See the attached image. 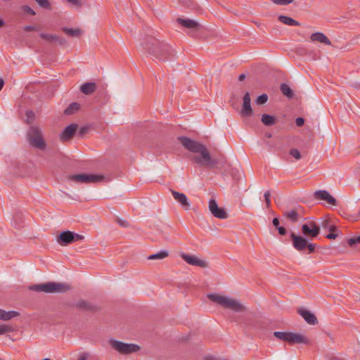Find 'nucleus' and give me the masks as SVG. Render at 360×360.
Listing matches in <instances>:
<instances>
[{
    "instance_id": "obj_1",
    "label": "nucleus",
    "mask_w": 360,
    "mask_h": 360,
    "mask_svg": "<svg viewBox=\"0 0 360 360\" xmlns=\"http://www.w3.org/2000/svg\"><path fill=\"white\" fill-rule=\"evenodd\" d=\"M178 139L184 149L192 154L190 159L193 163L209 169L216 167L218 161L212 156L205 144L189 136H179Z\"/></svg>"
},
{
    "instance_id": "obj_2",
    "label": "nucleus",
    "mask_w": 360,
    "mask_h": 360,
    "mask_svg": "<svg viewBox=\"0 0 360 360\" xmlns=\"http://www.w3.org/2000/svg\"><path fill=\"white\" fill-rule=\"evenodd\" d=\"M143 48L153 58L160 61L171 60L176 55L175 51L170 45L152 36H148L144 39Z\"/></svg>"
},
{
    "instance_id": "obj_3",
    "label": "nucleus",
    "mask_w": 360,
    "mask_h": 360,
    "mask_svg": "<svg viewBox=\"0 0 360 360\" xmlns=\"http://www.w3.org/2000/svg\"><path fill=\"white\" fill-rule=\"evenodd\" d=\"M147 133L155 134H180L185 135L187 134H194L195 132L181 126H169L158 123L147 122L145 124Z\"/></svg>"
},
{
    "instance_id": "obj_4",
    "label": "nucleus",
    "mask_w": 360,
    "mask_h": 360,
    "mask_svg": "<svg viewBox=\"0 0 360 360\" xmlns=\"http://www.w3.org/2000/svg\"><path fill=\"white\" fill-rule=\"evenodd\" d=\"M207 297L213 302L220 305L226 309H230L235 312L245 311L246 308L238 300L220 295L216 293H210Z\"/></svg>"
},
{
    "instance_id": "obj_5",
    "label": "nucleus",
    "mask_w": 360,
    "mask_h": 360,
    "mask_svg": "<svg viewBox=\"0 0 360 360\" xmlns=\"http://www.w3.org/2000/svg\"><path fill=\"white\" fill-rule=\"evenodd\" d=\"M30 290L36 292H44L46 293L65 292L70 290V286L67 283L46 282L35 284L30 286Z\"/></svg>"
},
{
    "instance_id": "obj_6",
    "label": "nucleus",
    "mask_w": 360,
    "mask_h": 360,
    "mask_svg": "<svg viewBox=\"0 0 360 360\" xmlns=\"http://www.w3.org/2000/svg\"><path fill=\"white\" fill-rule=\"evenodd\" d=\"M274 335L279 340L287 342L290 345L309 343L308 339L303 335L292 332L276 331Z\"/></svg>"
},
{
    "instance_id": "obj_7",
    "label": "nucleus",
    "mask_w": 360,
    "mask_h": 360,
    "mask_svg": "<svg viewBox=\"0 0 360 360\" xmlns=\"http://www.w3.org/2000/svg\"><path fill=\"white\" fill-rule=\"evenodd\" d=\"M84 238V236L75 233L70 231H65L60 233L57 237V242L63 246H66L75 242L82 240Z\"/></svg>"
},
{
    "instance_id": "obj_8",
    "label": "nucleus",
    "mask_w": 360,
    "mask_h": 360,
    "mask_svg": "<svg viewBox=\"0 0 360 360\" xmlns=\"http://www.w3.org/2000/svg\"><path fill=\"white\" fill-rule=\"evenodd\" d=\"M69 179L72 181L79 183H93L96 184L104 179V176L101 174H79L71 175Z\"/></svg>"
},
{
    "instance_id": "obj_9",
    "label": "nucleus",
    "mask_w": 360,
    "mask_h": 360,
    "mask_svg": "<svg viewBox=\"0 0 360 360\" xmlns=\"http://www.w3.org/2000/svg\"><path fill=\"white\" fill-rule=\"evenodd\" d=\"M112 347L122 354H131L139 350L140 347L139 345L132 343H124L120 341L112 340L111 341Z\"/></svg>"
},
{
    "instance_id": "obj_10",
    "label": "nucleus",
    "mask_w": 360,
    "mask_h": 360,
    "mask_svg": "<svg viewBox=\"0 0 360 360\" xmlns=\"http://www.w3.org/2000/svg\"><path fill=\"white\" fill-rule=\"evenodd\" d=\"M301 229L303 235L310 239L316 238L320 233L319 226L313 221L302 224Z\"/></svg>"
},
{
    "instance_id": "obj_11",
    "label": "nucleus",
    "mask_w": 360,
    "mask_h": 360,
    "mask_svg": "<svg viewBox=\"0 0 360 360\" xmlns=\"http://www.w3.org/2000/svg\"><path fill=\"white\" fill-rule=\"evenodd\" d=\"M250 103V95L248 92H246L243 98V105L240 112L242 117H250L252 115L253 111Z\"/></svg>"
},
{
    "instance_id": "obj_12",
    "label": "nucleus",
    "mask_w": 360,
    "mask_h": 360,
    "mask_svg": "<svg viewBox=\"0 0 360 360\" xmlns=\"http://www.w3.org/2000/svg\"><path fill=\"white\" fill-rule=\"evenodd\" d=\"M101 127L100 124L96 123H91L82 126L79 129V135H85L86 134H100L103 133L101 131Z\"/></svg>"
},
{
    "instance_id": "obj_13",
    "label": "nucleus",
    "mask_w": 360,
    "mask_h": 360,
    "mask_svg": "<svg viewBox=\"0 0 360 360\" xmlns=\"http://www.w3.org/2000/svg\"><path fill=\"white\" fill-rule=\"evenodd\" d=\"M290 238L292 239L294 248L298 251H302L307 248V240L300 236H297L294 233H291Z\"/></svg>"
},
{
    "instance_id": "obj_14",
    "label": "nucleus",
    "mask_w": 360,
    "mask_h": 360,
    "mask_svg": "<svg viewBox=\"0 0 360 360\" xmlns=\"http://www.w3.org/2000/svg\"><path fill=\"white\" fill-rule=\"evenodd\" d=\"M171 193L174 198L186 210H189L191 203L187 196L183 193L174 190H171Z\"/></svg>"
},
{
    "instance_id": "obj_15",
    "label": "nucleus",
    "mask_w": 360,
    "mask_h": 360,
    "mask_svg": "<svg viewBox=\"0 0 360 360\" xmlns=\"http://www.w3.org/2000/svg\"><path fill=\"white\" fill-rule=\"evenodd\" d=\"M314 198L319 200H323L326 201L328 204L332 205H337L336 199L333 197L327 191L319 190L314 193Z\"/></svg>"
},
{
    "instance_id": "obj_16",
    "label": "nucleus",
    "mask_w": 360,
    "mask_h": 360,
    "mask_svg": "<svg viewBox=\"0 0 360 360\" xmlns=\"http://www.w3.org/2000/svg\"><path fill=\"white\" fill-rule=\"evenodd\" d=\"M182 258L184 261H186L188 264L200 267H207V262L205 260L199 259L196 256L190 255L187 254H184L182 255Z\"/></svg>"
},
{
    "instance_id": "obj_17",
    "label": "nucleus",
    "mask_w": 360,
    "mask_h": 360,
    "mask_svg": "<svg viewBox=\"0 0 360 360\" xmlns=\"http://www.w3.org/2000/svg\"><path fill=\"white\" fill-rule=\"evenodd\" d=\"M177 22L182 26L190 29L192 32L199 31L202 28V25L193 20L179 18Z\"/></svg>"
},
{
    "instance_id": "obj_18",
    "label": "nucleus",
    "mask_w": 360,
    "mask_h": 360,
    "mask_svg": "<svg viewBox=\"0 0 360 360\" xmlns=\"http://www.w3.org/2000/svg\"><path fill=\"white\" fill-rule=\"evenodd\" d=\"M72 306L82 311H95L97 310L95 305L83 300L77 301Z\"/></svg>"
},
{
    "instance_id": "obj_19",
    "label": "nucleus",
    "mask_w": 360,
    "mask_h": 360,
    "mask_svg": "<svg viewBox=\"0 0 360 360\" xmlns=\"http://www.w3.org/2000/svg\"><path fill=\"white\" fill-rule=\"evenodd\" d=\"M299 314L304 319V321L311 325H315L318 323V320L314 314L304 309L298 310Z\"/></svg>"
},
{
    "instance_id": "obj_20",
    "label": "nucleus",
    "mask_w": 360,
    "mask_h": 360,
    "mask_svg": "<svg viewBox=\"0 0 360 360\" xmlns=\"http://www.w3.org/2000/svg\"><path fill=\"white\" fill-rule=\"evenodd\" d=\"M310 41L312 42H319L325 45H331L329 38L322 32H315L311 34Z\"/></svg>"
},
{
    "instance_id": "obj_21",
    "label": "nucleus",
    "mask_w": 360,
    "mask_h": 360,
    "mask_svg": "<svg viewBox=\"0 0 360 360\" xmlns=\"http://www.w3.org/2000/svg\"><path fill=\"white\" fill-rule=\"evenodd\" d=\"M39 37L49 41V42H57L58 44L60 45L65 44L66 41L64 38L60 37L56 34H40Z\"/></svg>"
},
{
    "instance_id": "obj_22",
    "label": "nucleus",
    "mask_w": 360,
    "mask_h": 360,
    "mask_svg": "<svg viewBox=\"0 0 360 360\" xmlns=\"http://www.w3.org/2000/svg\"><path fill=\"white\" fill-rule=\"evenodd\" d=\"M28 142L30 144L33 146L39 148L44 149L45 148L46 143L44 140L43 139V136H28Z\"/></svg>"
},
{
    "instance_id": "obj_23",
    "label": "nucleus",
    "mask_w": 360,
    "mask_h": 360,
    "mask_svg": "<svg viewBox=\"0 0 360 360\" xmlns=\"http://www.w3.org/2000/svg\"><path fill=\"white\" fill-rule=\"evenodd\" d=\"M96 84L94 82H86L80 86V91L85 95H91L96 90Z\"/></svg>"
},
{
    "instance_id": "obj_24",
    "label": "nucleus",
    "mask_w": 360,
    "mask_h": 360,
    "mask_svg": "<svg viewBox=\"0 0 360 360\" xmlns=\"http://www.w3.org/2000/svg\"><path fill=\"white\" fill-rule=\"evenodd\" d=\"M19 316V313L15 311H4L0 309V320L8 321Z\"/></svg>"
},
{
    "instance_id": "obj_25",
    "label": "nucleus",
    "mask_w": 360,
    "mask_h": 360,
    "mask_svg": "<svg viewBox=\"0 0 360 360\" xmlns=\"http://www.w3.org/2000/svg\"><path fill=\"white\" fill-rule=\"evenodd\" d=\"M278 20L283 24L290 25V26H300V23L298 21L294 20L293 18H292L290 17L286 16V15H279Z\"/></svg>"
},
{
    "instance_id": "obj_26",
    "label": "nucleus",
    "mask_w": 360,
    "mask_h": 360,
    "mask_svg": "<svg viewBox=\"0 0 360 360\" xmlns=\"http://www.w3.org/2000/svg\"><path fill=\"white\" fill-rule=\"evenodd\" d=\"M261 121L265 126H272L276 123V117L267 114L262 115Z\"/></svg>"
},
{
    "instance_id": "obj_27",
    "label": "nucleus",
    "mask_w": 360,
    "mask_h": 360,
    "mask_svg": "<svg viewBox=\"0 0 360 360\" xmlns=\"http://www.w3.org/2000/svg\"><path fill=\"white\" fill-rule=\"evenodd\" d=\"M63 31L67 35L72 37H78L82 34V31L79 28L72 29V28L64 27V28H63Z\"/></svg>"
},
{
    "instance_id": "obj_28",
    "label": "nucleus",
    "mask_w": 360,
    "mask_h": 360,
    "mask_svg": "<svg viewBox=\"0 0 360 360\" xmlns=\"http://www.w3.org/2000/svg\"><path fill=\"white\" fill-rule=\"evenodd\" d=\"M77 129L78 125L77 124H70L64 129L60 135H75Z\"/></svg>"
},
{
    "instance_id": "obj_29",
    "label": "nucleus",
    "mask_w": 360,
    "mask_h": 360,
    "mask_svg": "<svg viewBox=\"0 0 360 360\" xmlns=\"http://www.w3.org/2000/svg\"><path fill=\"white\" fill-rule=\"evenodd\" d=\"M283 216L290 220L292 222H296L299 219V214L296 210L286 211L284 212Z\"/></svg>"
},
{
    "instance_id": "obj_30",
    "label": "nucleus",
    "mask_w": 360,
    "mask_h": 360,
    "mask_svg": "<svg viewBox=\"0 0 360 360\" xmlns=\"http://www.w3.org/2000/svg\"><path fill=\"white\" fill-rule=\"evenodd\" d=\"M80 108V105L77 103H72L69 105V106L65 110L64 113L67 115H72Z\"/></svg>"
},
{
    "instance_id": "obj_31",
    "label": "nucleus",
    "mask_w": 360,
    "mask_h": 360,
    "mask_svg": "<svg viewBox=\"0 0 360 360\" xmlns=\"http://www.w3.org/2000/svg\"><path fill=\"white\" fill-rule=\"evenodd\" d=\"M281 91L282 94L288 98H291L293 96V91L290 87L286 84H281L280 86Z\"/></svg>"
},
{
    "instance_id": "obj_32",
    "label": "nucleus",
    "mask_w": 360,
    "mask_h": 360,
    "mask_svg": "<svg viewBox=\"0 0 360 360\" xmlns=\"http://www.w3.org/2000/svg\"><path fill=\"white\" fill-rule=\"evenodd\" d=\"M169 255V252L167 250H161L160 252L150 255L148 257V259H163Z\"/></svg>"
},
{
    "instance_id": "obj_33",
    "label": "nucleus",
    "mask_w": 360,
    "mask_h": 360,
    "mask_svg": "<svg viewBox=\"0 0 360 360\" xmlns=\"http://www.w3.org/2000/svg\"><path fill=\"white\" fill-rule=\"evenodd\" d=\"M214 217L219 219H226L228 217V214L224 209L221 207H217L216 212H214L212 214Z\"/></svg>"
},
{
    "instance_id": "obj_34",
    "label": "nucleus",
    "mask_w": 360,
    "mask_h": 360,
    "mask_svg": "<svg viewBox=\"0 0 360 360\" xmlns=\"http://www.w3.org/2000/svg\"><path fill=\"white\" fill-rule=\"evenodd\" d=\"M209 210L212 214L214 213V212H216L217 208L218 207V204L217 201L214 198H211L209 200Z\"/></svg>"
},
{
    "instance_id": "obj_35",
    "label": "nucleus",
    "mask_w": 360,
    "mask_h": 360,
    "mask_svg": "<svg viewBox=\"0 0 360 360\" xmlns=\"http://www.w3.org/2000/svg\"><path fill=\"white\" fill-rule=\"evenodd\" d=\"M347 244L352 248L355 247L356 245H360V236L348 239Z\"/></svg>"
},
{
    "instance_id": "obj_36",
    "label": "nucleus",
    "mask_w": 360,
    "mask_h": 360,
    "mask_svg": "<svg viewBox=\"0 0 360 360\" xmlns=\"http://www.w3.org/2000/svg\"><path fill=\"white\" fill-rule=\"evenodd\" d=\"M267 100H268L267 94H263L257 98L255 102L257 105H263L267 101Z\"/></svg>"
},
{
    "instance_id": "obj_37",
    "label": "nucleus",
    "mask_w": 360,
    "mask_h": 360,
    "mask_svg": "<svg viewBox=\"0 0 360 360\" xmlns=\"http://www.w3.org/2000/svg\"><path fill=\"white\" fill-rule=\"evenodd\" d=\"M38 5L43 8H51V4L49 1V0H34Z\"/></svg>"
},
{
    "instance_id": "obj_38",
    "label": "nucleus",
    "mask_w": 360,
    "mask_h": 360,
    "mask_svg": "<svg viewBox=\"0 0 360 360\" xmlns=\"http://www.w3.org/2000/svg\"><path fill=\"white\" fill-rule=\"evenodd\" d=\"M295 53L300 56L307 55L308 50L303 46H298L295 48Z\"/></svg>"
},
{
    "instance_id": "obj_39",
    "label": "nucleus",
    "mask_w": 360,
    "mask_h": 360,
    "mask_svg": "<svg viewBox=\"0 0 360 360\" xmlns=\"http://www.w3.org/2000/svg\"><path fill=\"white\" fill-rule=\"evenodd\" d=\"M41 134H42L41 130L38 127L33 126L31 127L30 131L27 135L38 136V135H41Z\"/></svg>"
},
{
    "instance_id": "obj_40",
    "label": "nucleus",
    "mask_w": 360,
    "mask_h": 360,
    "mask_svg": "<svg viewBox=\"0 0 360 360\" xmlns=\"http://www.w3.org/2000/svg\"><path fill=\"white\" fill-rule=\"evenodd\" d=\"M21 9L22 11L29 15H34L36 14L35 11L29 6L23 5L22 6Z\"/></svg>"
},
{
    "instance_id": "obj_41",
    "label": "nucleus",
    "mask_w": 360,
    "mask_h": 360,
    "mask_svg": "<svg viewBox=\"0 0 360 360\" xmlns=\"http://www.w3.org/2000/svg\"><path fill=\"white\" fill-rule=\"evenodd\" d=\"M264 200L266 202V205L267 208H269L271 206V193L269 191H266L264 194Z\"/></svg>"
},
{
    "instance_id": "obj_42",
    "label": "nucleus",
    "mask_w": 360,
    "mask_h": 360,
    "mask_svg": "<svg viewBox=\"0 0 360 360\" xmlns=\"http://www.w3.org/2000/svg\"><path fill=\"white\" fill-rule=\"evenodd\" d=\"M290 155L295 158L296 160H300L301 158V154L300 151L296 148H292L289 152Z\"/></svg>"
},
{
    "instance_id": "obj_43",
    "label": "nucleus",
    "mask_w": 360,
    "mask_h": 360,
    "mask_svg": "<svg viewBox=\"0 0 360 360\" xmlns=\"http://www.w3.org/2000/svg\"><path fill=\"white\" fill-rule=\"evenodd\" d=\"M275 4L285 6L292 2V0H271Z\"/></svg>"
},
{
    "instance_id": "obj_44",
    "label": "nucleus",
    "mask_w": 360,
    "mask_h": 360,
    "mask_svg": "<svg viewBox=\"0 0 360 360\" xmlns=\"http://www.w3.org/2000/svg\"><path fill=\"white\" fill-rule=\"evenodd\" d=\"M85 0H67V1L72 5L81 7L84 4Z\"/></svg>"
},
{
    "instance_id": "obj_45",
    "label": "nucleus",
    "mask_w": 360,
    "mask_h": 360,
    "mask_svg": "<svg viewBox=\"0 0 360 360\" xmlns=\"http://www.w3.org/2000/svg\"><path fill=\"white\" fill-rule=\"evenodd\" d=\"M323 227L328 228L331 231L333 232L336 230V226L334 225H329V221L328 220H325L323 223Z\"/></svg>"
},
{
    "instance_id": "obj_46",
    "label": "nucleus",
    "mask_w": 360,
    "mask_h": 360,
    "mask_svg": "<svg viewBox=\"0 0 360 360\" xmlns=\"http://www.w3.org/2000/svg\"><path fill=\"white\" fill-rule=\"evenodd\" d=\"M27 121L32 122L34 119V113L32 111H27L26 112Z\"/></svg>"
},
{
    "instance_id": "obj_47",
    "label": "nucleus",
    "mask_w": 360,
    "mask_h": 360,
    "mask_svg": "<svg viewBox=\"0 0 360 360\" xmlns=\"http://www.w3.org/2000/svg\"><path fill=\"white\" fill-rule=\"evenodd\" d=\"M10 331V328L7 326L0 324V335H4Z\"/></svg>"
},
{
    "instance_id": "obj_48",
    "label": "nucleus",
    "mask_w": 360,
    "mask_h": 360,
    "mask_svg": "<svg viewBox=\"0 0 360 360\" xmlns=\"http://www.w3.org/2000/svg\"><path fill=\"white\" fill-rule=\"evenodd\" d=\"M23 30L25 31V32H31V31H36V30H38V28L35 26H32V25H25L24 27H23Z\"/></svg>"
},
{
    "instance_id": "obj_49",
    "label": "nucleus",
    "mask_w": 360,
    "mask_h": 360,
    "mask_svg": "<svg viewBox=\"0 0 360 360\" xmlns=\"http://www.w3.org/2000/svg\"><path fill=\"white\" fill-rule=\"evenodd\" d=\"M307 248L309 250V253H313V252H315L316 244H314V243H307Z\"/></svg>"
},
{
    "instance_id": "obj_50",
    "label": "nucleus",
    "mask_w": 360,
    "mask_h": 360,
    "mask_svg": "<svg viewBox=\"0 0 360 360\" xmlns=\"http://www.w3.org/2000/svg\"><path fill=\"white\" fill-rule=\"evenodd\" d=\"M295 124L297 127H302L304 124V120L302 117H297L295 120Z\"/></svg>"
},
{
    "instance_id": "obj_51",
    "label": "nucleus",
    "mask_w": 360,
    "mask_h": 360,
    "mask_svg": "<svg viewBox=\"0 0 360 360\" xmlns=\"http://www.w3.org/2000/svg\"><path fill=\"white\" fill-rule=\"evenodd\" d=\"M89 357V354L88 352H83L80 354L77 360H87Z\"/></svg>"
},
{
    "instance_id": "obj_52",
    "label": "nucleus",
    "mask_w": 360,
    "mask_h": 360,
    "mask_svg": "<svg viewBox=\"0 0 360 360\" xmlns=\"http://www.w3.org/2000/svg\"><path fill=\"white\" fill-rule=\"evenodd\" d=\"M277 229L278 231L279 234L281 236H284L287 233L285 228L283 226H278V227H277Z\"/></svg>"
},
{
    "instance_id": "obj_53",
    "label": "nucleus",
    "mask_w": 360,
    "mask_h": 360,
    "mask_svg": "<svg viewBox=\"0 0 360 360\" xmlns=\"http://www.w3.org/2000/svg\"><path fill=\"white\" fill-rule=\"evenodd\" d=\"M117 222L123 227H127L129 226V223L126 220L117 219Z\"/></svg>"
},
{
    "instance_id": "obj_54",
    "label": "nucleus",
    "mask_w": 360,
    "mask_h": 360,
    "mask_svg": "<svg viewBox=\"0 0 360 360\" xmlns=\"http://www.w3.org/2000/svg\"><path fill=\"white\" fill-rule=\"evenodd\" d=\"M72 136H60V141H61L63 143H65V142H67V141H69L71 139V138H72Z\"/></svg>"
},
{
    "instance_id": "obj_55",
    "label": "nucleus",
    "mask_w": 360,
    "mask_h": 360,
    "mask_svg": "<svg viewBox=\"0 0 360 360\" xmlns=\"http://www.w3.org/2000/svg\"><path fill=\"white\" fill-rule=\"evenodd\" d=\"M272 223H273V225H274L275 227H276V228H277V227H278V226H279V223H280V222H279V219H278V218H276V217L274 218V219H273V221H272Z\"/></svg>"
},
{
    "instance_id": "obj_56",
    "label": "nucleus",
    "mask_w": 360,
    "mask_h": 360,
    "mask_svg": "<svg viewBox=\"0 0 360 360\" xmlns=\"http://www.w3.org/2000/svg\"><path fill=\"white\" fill-rule=\"evenodd\" d=\"M338 236V234H335L334 233H330L326 236L327 238L329 239H335Z\"/></svg>"
},
{
    "instance_id": "obj_57",
    "label": "nucleus",
    "mask_w": 360,
    "mask_h": 360,
    "mask_svg": "<svg viewBox=\"0 0 360 360\" xmlns=\"http://www.w3.org/2000/svg\"><path fill=\"white\" fill-rule=\"evenodd\" d=\"M245 77H246V76H245V74H240V75H239V77H238V79H239V81H243V80H244V79H245Z\"/></svg>"
},
{
    "instance_id": "obj_58",
    "label": "nucleus",
    "mask_w": 360,
    "mask_h": 360,
    "mask_svg": "<svg viewBox=\"0 0 360 360\" xmlns=\"http://www.w3.org/2000/svg\"><path fill=\"white\" fill-rule=\"evenodd\" d=\"M4 85V81L3 79H0V91L2 89Z\"/></svg>"
},
{
    "instance_id": "obj_59",
    "label": "nucleus",
    "mask_w": 360,
    "mask_h": 360,
    "mask_svg": "<svg viewBox=\"0 0 360 360\" xmlns=\"http://www.w3.org/2000/svg\"><path fill=\"white\" fill-rule=\"evenodd\" d=\"M4 25V21L0 18V27Z\"/></svg>"
},
{
    "instance_id": "obj_60",
    "label": "nucleus",
    "mask_w": 360,
    "mask_h": 360,
    "mask_svg": "<svg viewBox=\"0 0 360 360\" xmlns=\"http://www.w3.org/2000/svg\"><path fill=\"white\" fill-rule=\"evenodd\" d=\"M331 360H344L338 357L333 358Z\"/></svg>"
}]
</instances>
